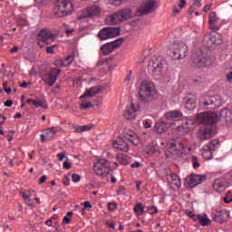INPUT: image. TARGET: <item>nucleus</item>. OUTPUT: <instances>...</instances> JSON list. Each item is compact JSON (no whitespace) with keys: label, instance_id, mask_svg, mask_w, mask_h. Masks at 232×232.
I'll return each instance as SVG.
<instances>
[{"label":"nucleus","instance_id":"7ed1b4c3","mask_svg":"<svg viewBox=\"0 0 232 232\" xmlns=\"http://www.w3.org/2000/svg\"><path fill=\"white\" fill-rule=\"evenodd\" d=\"M75 12L72 0H56L54 15L56 17H68Z\"/></svg>","mask_w":232,"mask_h":232},{"label":"nucleus","instance_id":"bf43d9fd","mask_svg":"<svg viewBox=\"0 0 232 232\" xmlns=\"http://www.w3.org/2000/svg\"><path fill=\"white\" fill-rule=\"evenodd\" d=\"M26 204L29 208H34V199L28 198Z\"/></svg>","mask_w":232,"mask_h":232},{"label":"nucleus","instance_id":"58836bf2","mask_svg":"<svg viewBox=\"0 0 232 232\" xmlns=\"http://www.w3.org/2000/svg\"><path fill=\"white\" fill-rule=\"evenodd\" d=\"M191 162L194 169H197V168H200V161H198V158H197V156L191 157Z\"/></svg>","mask_w":232,"mask_h":232},{"label":"nucleus","instance_id":"20e7f679","mask_svg":"<svg viewBox=\"0 0 232 232\" xmlns=\"http://www.w3.org/2000/svg\"><path fill=\"white\" fill-rule=\"evenodd\" d=\"M131 17V10L125 8L109 15L106 19L108 24H119Z\"/></svg>","mask_w":232,"mask_h":232},{"label":"nucleus","instance_id":"6e6552de","mask_svg":"<svg viewBox=\"0 0 232 232\" xmlns=\"http://www.w3.org/2000/svg\"><path fill=\"white\" fill-rule=\"evenodd\" d=\"M193 66L196 68H206V66H211L213 64V59L204 54V53L199 52L198 54H196L192 57Z\"/></svg>","mask_w":232,"mask_h":232},{"label":"nucleus","instance_id":"6ab92c4d","mask_svg":"<svg viewBox=\"0 0 232 232\" xmlns=\"http://www.w3.org/2000/svg\"><path fill=\"white\" fill-rule=\"evenodd\" d=\"M204 106H209L210 110H215L220 106V101L217 99V96H210L204 102Z\"/></svg>","mask_w":232,"mask_h":232},{"label":"nucleus","instance_id":"c85d7f7f","mask_svg":"<svg viewBox=\"0 0 232 232\" xmlns=\"http://www.w3.org/2000/svg\"><path fill=\"white\" fill-rule=\"evenodd\" d=\"M55 133H57V127L49 128L45 133L46 140H53L55 137Z\"/></svg>","mask_w":232,"mask_h":232},{"label":"nucleus","instance_id":"412c9836","mask_svg":"<svg viewBox=\"0 0 232 232\" xmlns=\"http://www.w3.org/2000/svg\"><path fill=\"white\" fill-rule=\"evenodd\" d=\"M169 182L173 189H179V188L182 186V183L180 182V178L177 174L170 175V177L169 178Z\"/></svg>","mask_w":232,"mask_h":232},{"label":"nucleus","instance_id":"cd10ccee","mask_svg":"<svg viewBox=\"0 0 232 232\" xmlns=\"http://www.w3.org/2000/svg\"><path fill=\"white\" fill-rule=\"evenodd\" d=\"M213 151L212 150L209 149V147H207L206 145L203 147V153L202 156L206 160H211L213 159Z\"/></svg>","mask_w":232,"mask_h":232},{"label":"nucleus","instance_id":"e433bc0d","mask_svg":"<svg viewBox=\"0 0 232 232\" xmlns=\"http://www.w3.org/2000/svg\"><path fill=\"white\" fill-rule=\"evenodd\" d=\"M129 142L130 144H133V146H137L138 144H140V140L137 136L130 135L128 138Z\"/></svg>","mask_w":232,"mask_h":232},{"label":"nucleus","instance_id":"ea45409f","mask_svg":"<svg viewBox=\"0 0 232 232\" xmlns=\"http://www.w3.org/2000/svg\"><path fill=\"white\" fill-rule=\"evenodd\" d=\"M224 202L226 204H230V202H232V192L228 191L224 198Z\"/></svg>","mask_w":232,"mask_h":232},{"label":"nucleus","instance_id":"4be33fe9","mask_svg":"<svg viewBox=\"0 0 232 232\" xmlns=\"http://www.w3.org/2000/svg\"><path fill=\"white\" fill-rule=\"evenodd\" d=\"M101 14V7L98 5H92L87 9L85 17H95V15Z\"/></svg>","mask_w":232,"mask_h":232},{"label":"nucleus","instance_id":"c9c22d12","mask_svg":"<svg viewBox=\"0 0 232 232\" xmlns=\"http://www.w3.org/2000/svg\"><path fill=\"white\" fill-rule=\"evenodd\" d=\"M218 144H219L218 140H212L210 142H208V144L205 146L208 147L212 151H215Z\"/></svg>","mask_w":232,"mask_h":232},{"label":"nucleus","instance_id":"b1692460","mask_svg":"<svg viewBox=\"0 0 232 232\" xmlns=\"http://www.w3.org/2000/svg\"><path fill=\"white\" fill-rule=\"evenodd\" d=\"M226 215H227L226 210L217 211L213 217L214 222H218V224H224V222H226V219H224V217H226Z\"/></svg>","mask_w":232,"mask_h":232},{"label":"nucleus","instance_id":"5701e85b","mask_svg":"<svg viewBox=\"0 0 232 232\" xmlns=\"http://www.w3.org/2000/svg\"><path fill=\"white\" fill-rule=\"evenodd\" d=\"M154 129L156 130V133H164L165 131H168V122L159 121L155 123Z\"/></svg>","mask_w":232,"mask_h":232},{"label":"nucleus","instance_id":"9d476101","mask_svg":"<svg viewBox=\"0 0 232 232\" xmlns=\"http://www.w3.org/2000/svg\"><path fill=\"white\" fill-rule=\"evenodd\" d=\"M124 43V38H118L112 42L104 44L101 47V52L102 55H110V53H113L115 50L121 47V45Z\"/></svg>","mask_w":232,"mask_h":232},{"label":"nucleus","instance_id":"e2e57ef3","mask_svg":"<svg viewBox=\"0 0 232 232\" xmlns=\"http://www.w3.org/2000/svg\"><path fill=\"white\" fill-rule=\"evenodd\" d=\"M227 81H228V82H231L232 81V71L227 74Z\"/></svg>","mask_w":232,"mask_h":232},{"label":"nucleus","instance_id":"f03ea898","mask_svg":"<svg viewBox=\"0 0 232 232\" xmlns=\"http://www.w3.org/2000/svg\"><path fill=\"white\" fill-rule=\"evenodd\" d=\"M155 95H157L155 83L148 80L142 81L139 89V101L143 104H151V102L155 101Z\"/></svg>","mask_w":232,"mask_h":232},{"label":"nucleus","instance_id":"9b49d317","mask_svg":"<svg viewBox=\"0 0 232 232\" xmlns=\"http://www.w3.org/2000/svg\"><path fill=\"white\" fill-rule=\"evenodd\" d=\"M55 37H57V35L48 29L40 31L38 34V40L42 41V43H45V44L53 43V41H55Z\"/></svg>","mask_w":232,"mask_h":232},{"label":"nucleus","instance_id":"a878e982","mask_svg":"<svg viewBox=\"0 0 232 232\" xmlns=\"http://www.w3.org/2000/svg\"><path fill=\"white\" fill-rule=\"evenodd\" d=\"M168 121H173V119H181L182 111H170L165 114Z\"/></svg>","mask_w":232,"mask_h":232},{"label":"nucleus","instance_id":"052dcab7","mask_svg":"<svg viewBox=\"0 0 232 232\" xmlns=\"http://www.w3.org/2000/svg\"><path fill=\"white\" fill-rule=\"evenodd\" d=\"M27 104H33V106H34V108H35L36 100L28 99L27 100Z\"/></svg>","mask_w":232,"mask_h":232},{"label":"nucleus","instance_id":"423d86ee","mask_svg":"<svg viewBox=\"0 0 232 232\" xmlns=\"http://www.w3.org/2000/svg\"><path fill=\"white\" fill-rule=\"evenodd\" d=\"M93 169L98 177H108L111 171V165L108 160L101 159L93 165Z\"/></svg>","mask_w":232,"mask_h":232},{"label":"nucleus","instance_id":"4c0bfd02","mask_svg":"<svg viewBox=\"0 0 232 232\" xmlns=\"http://www.w3.org/2000/svg\"><path fill=\"white\" fill-rule=\"evenodd\" d=\"M117 160L123 166H128V164H130V158H128V156L118 157Z\"/></svg>","mask_w":232,"mask_h":232},{"label":"nucleus","instance_id":"2f4dec72","mask_svg":"<svg viewBox=\"0 0 232 232\" xmlns=\"http://www.w3.org/2000/svg\"><path fill=\"white\" fill-rule=\"evenodd\" d=\"M200 6H202L200 0H195L189 7L188 14L191 15V14H193L197 8H200Z\"/></svg>","mask_w":232,"mask_h":232},{"label":"nucleus","instance_id":"393cba45","mask_svg":"<svg viewBox=\"0 0 232 232\" xmlns=\"http://www.w3.org/2000/svg\"><path fill=\"white\" fill-rule=\"evenodd\" d=\"M217 21H218L217 13L211 12L208 15V23L211 30H217Z\"/></svg>","mask_w":232,"mask_h":232},{"label":"nucleus","instance_id":"0eeeda50","mask_svg":"<svg viewBox=\"0 0 232 232\" xmlns=\"http://www.w3.org/2000/svg\"><path fill=\"white\" fill-rule=\"evenodd\" d=\"M121 35L120 27H103L98 33L97 37L100 41H107V39H113V37H119Z\"/></svg>","mask_w":232,"mask_h":232},{"label":"nucleus","instance_id":"a19ab883","mask_svg":"<svg viewBox=\"0 0 232 232\" xmlns=\"http://www.w3.org/2000/svg\"><path fill=\"white\" fill-rule=\"evenodd\" d=\"M54 64H55V66H58L59 68L66 67V63H64V60H55Z\"/></svg>","mask_w":232,"mask_h":232},{"label":"nucleus","instance_id":"7c9ffc66","mask_svg":"<svg viewBox=\"0 0 232 232\" xmlns=\"http://www.w3.org/2000/svg\"><path fill=\"white\" fill-rule=\"evenodd\" d=\"M198 222L200 226H209L211 224V219L208 218V215H200L198 218Z\"/></svg>","mask_w":232,"mask_h":232},{"label":"nucleus","instance_id":"603ef678","mask_svg":"<svg viewBox=\"0 0 232 232\" xmlns=\"http://www.w3.org/2000/svg\"><path fill=\"white\" fill-rule=\"evenodd\" d=\"M83 208H82V210L84 211L85 209H88V208H92V203H90V201H86V202H84L83 203Z\"/></svg>","mask_w":232,"mask_h":232},{"label":"nucleus","instance_id":"f257e3e1","mask_svg":"<svg viewBox=\"0 0 232 232\" xmlns=\"http://www.w3.org/2000/svg\"><path fill=\"white\" fill-rule=\"evenodd\" d=\"M198 122L202 124L197 137L202 142L215 137V129L213 124L218 121V114L217 112H201L196 117Z\"/></svg>","mask_w":232,"mask_h":232},{"label":"nucleus","instance_id":"f704fd0d","mask_svg":"<svg viewBox=\"0 0 232 232\" xmlns=\"http://www.w3.org/2000/svg\"><path fill=\"white\" fill-rule=\"evenodd\" d=\"M134 212L136 215H143L144 214V206L142 203H137L134 207Z\"/></svg>","mask_w":232,"mask_h":232},{"label":"nucleus","instance_id":"ddd939ff","mask_svg":"<svg viewBox=\"0 0 232 232\" xmlns=\"http://www.w3.org/2000/svg\"><path fill=\"white\" fill-rule=\"evenodd\" d=\"M164 64H166V62H164L161 57H158L149 63V68H152L153 73H156L157 72L158 73H160L164 68Z\"/></svg>","mask_w":232,"mask_h":232},{"label":"nucleus","instance_id":"4d7b16f0","mask_svg":"<svg viewBox=\"0 0 232 232\" xmlns=\"http://www.w3.org/2000/svg\"><path fill=\"white\" fill-rule=\"evenodd\" d=\"M179 6L180 10H182V8H184L186 6V0H180Z\"/></svg>","mask_w":232,"mask_h":232},{"label":"nucleus","instance_id":"72a5a7b5","mask_svg":"<svg viewBox=\"0 0 232 232\" xmlns=\"http://www.w3.org/2000/svg\"><path fill=\"white\" fill-rule=\"evenodd\" d=\"M44 108V110H48V103H46V100L36 99L35 108Z\"/></svg>","mask_w":232,"mask_h":232},{"label":"nucleus","instance_id":"69168bd1","mask_svg":"<svg viewBox=\"0 0 232 232\" xmlns=\"http://www.w3.org/2000/svg\"><path fill=\"white\" fill-rule=\"evenodd\" d=\"M140 166V163L138 162V161H136L135 163H132V164L130 165V168H139Z\"/></svg>","mask_w":232,"mask_h":232},{"label":"nucleus","instance_id":"79ce46f5","mask_svg":"<svg viewBox=\"0 0 232 232\" xmlns=\"http://www.w3.org/2000/svg\"><path fill=\"white\" fill-rule=\"evenodd\" d=\"M65 66H70L73 63V55L67 56L64 60Z\"/></svg>","mask_w":232,"mask_h":232},{"label":"nucleus","instance_id":"8fccbe9b","mask_svg":"<svg viewBox=\"0 0 232 232\" xmlns=\"http://www.w3.org/2000/svg\"><path fill=\"white\" fill-rule=\"evenodd\" d=\"M55 46H57V45H53V46H48V47H46V53H53L54 52H53V48H55Z\"/></svg>","mask_w":232,"mask_h":232},{"label":"nucleus","instance_id":"0e129e2a","mask_svg":"<svg viewBox=\"0 0 232 232\" xmlns=\"http://www.w3.org/2000/svg\"><path fill=\"white\" fill-rule=\"evenodd\" d=\"M143 124H144V127H145V128H151V123H150V121H148V120H146V121L143 122Z\"/></svg>","mask_w":232,"mask_h":232},{"label":"nucleus","instance_id":"aec40b11","mask_svg":"<svg viewBox=\"0 0 232 232\" xmlns=\"http://www.w3.org/2000/svg\"><path fill=\"white\" fill-rule=\"evenodd\" d=\"M102 91V86H95L87 90L80 99H86V97H95L97 93H100Z\"/></svg>","mask_w":232,"mask_h":232},{"label":"nucleus","instance_id":"49530a36","mask_svg":"<svg viewBox=\"0 0 232 232\" xmlns=\"http://www.w3.org/2000/svg\"><path fill=\"white\" fill-rule=\"evenodd\" d=\"M108 208L110 211H113V209H117V203H109Z\"/></svg>","mask_w":232,"mask_h":232},{"label":"nucleus","instance_id":"6e6d98bb","mask_svg":"<svg viewBox=\"0 0 232 232\" xmlns=\"http://www.w3.org/2000/svg\"><path fill=\"white\" fill-rule=\"evenodd\" d=\"M63 168H64V169H70L72 168V164L69 163L68 161H64Z\"/></svg>","mask_w":232,"mask_h":232},{"label":"nucleus","instance_id":"dca6fc26","mask_svg":"<svg viewBox=\"0 0 232 232\" xmlns=\"http://www.w3.org/2000/svg\"><path fill=\"white\" fill-rule=\"evenodd\" d=\"M137 111H139V108H136L134 103H130V106H127L123 117L126 121H131L137 117Z\"/></svg>","mask_w":232,"mask_h":232},{"label":"nucleus","instance_id":"37998d69","mask_svg":"<svg viewBox=\"0 0 232 232\" xmlns=\"http://www.w3.org/2000/svg\"><path fill=\"white\" fill-rule=\"evenodd\" d=\"M72 182H80L81 181V175L79 174H72Z\"/></svg>","mask_w":232,"mask_h":232},{"label":"nucleus","instance_id":"1a4fd4ad","mask_svg":"<svg viewBox=\"0 0 232 232\" xmlns=\"http://www.w3.org/2000/svg\"><path fill=\"white\" fill-rule=\"evenodd\" d=\"M157 10V0H144L140 5L137 13L139 15H148Z\"/></svg>","mask_w":232,"mask_h":232},{"label":"nucleus","instance_id":"2eb2a0df","mask_svg":"<svg viewBox=\"0 0 232 232\" xmlns=\"http://www.w3.org/2000/svg\"><path fill=\"white\" fill-rule=\"evenodd\" d=\"M61 73V70L54 68L52 69L50 72H47L46 75V83L48 86H53L55 84V81H57V77Z\"/></svg>","mask_w":232,"mask_h":232},{"label":"nucleus","instance_id":"864d4df0","mask_svg":"<svg viewBox=\"0 0 232 232\" xmlns=\"http://www.w3.org/2000/svg\"><path fill=\"white\" fill-rule=\"evenodd\" d=\"M63 179H65V180H63L64 186H70V178H68L67 175H64Z\"/></svg>","mask_w":232,"mask_h":232},{"label":"nucleus","instance_id":"5fc2aeb1","mask_svg":"<svg viewBox=\"0 0 232 232\" xmlns=\"http://www.w3.org/2000/svg\"><path fill=\"white\" fill-rule=\"evenodd\" d=\"M12 104H14V102L12 100H7L5 102V106H6L7 108H12Z\"/></svg>","mask_w":232,"mask_h":232},{"label":"nucleus","instance_id":"3c124183","mask_svg":"<svg viewBox=\"0 0 232 232\" xmlns=\"http://www.w3.org/2000/svg\"><path fill=\"white\" fill-rule=\"evenodd\" d=\"M18 24H20V26H27L28 25V21L24 20V19H21L18 21Z\"/></svg>","mask_w":232,"mask_h":232},{"label":"nucleus","instance_id":"473e14b6","mask_svg":"<svg viewBox=\"0 0 232 232\" xmlns=\"http://www.w3.org/2000/svg\"><path fill=\"white\" fill-rule=\"evenodd\" d=\"M87 108H93V104H92V102L86 99L82 100L80 110H87Z\"/></svg>","mask_w":232,"mask_h":232},{"label":"nucleus","instance_id":"bb28decb","mask_svg":"<svg viewBox=\"0 0 232 232\" xmlns=\"http://www.w3.org/2000/svg\"><path fill=\"white\" fill-rule=\"evenodd\" d=\"M220 115L223 119H225L226 122H231V120H232L231 110H227L225 108L220 111Z\"/></svg>","mask_w":232,"mask_h":232},{"label":"nucleus","instance_id":"338daca9","mask_svg":"<svg viewBox=\"0 0 232 232\" xmlns=\"http://www.w3.org/2000/svg\"><path fill=\"white\" fill-rule=\"evenodd\" d=\"M66 156H64L63 153H58L57 154V158L59 160H63V159H64Z\"/></svg>","mask_w":232,"mask_h":232},{"label":"nucleus","instance_id":"4468645a","mask_svg":"<svg viewBox=\"0 0 232 232\" xmlns=\"http://www.w3.org/2000/svg\"><path fill=\"white\" fill-rule=\"evenodd\" d=\"M207 179H208V176L206 175L191 174L188 183L189 188H195V186H198V184H202L203 180H207Z\"/></svg>","mask_w":232,"mask_h":232},{"label":"nucleus","instance_id":"a18cd8bd","mask_svg":"<svg viewBox=\"0 0 232 232\" xmlns=\"http://www.w3.org/2000/svg\"><path fill=\"white\" fill-rule=\"evenodd\" d=\"M148 210L152 211L150 212V215H157L158 213V209L156 207H148Z\"/></svg>","mask_w":232,"mask_h":232},{"label":"nucleus","instance_id":"39448f33","mask_svg":"<svg viewBox=\"0 0 232 232\" xmlns=\"http://www.w3.org/2000/svg\"><path fill=\"white\" fill-rule=\"evenodd\" d=\"M188 45H186V44L175 43L170 53V57H172L174 61H180L188 57Z\"/></svg>","mask_w":232,"mask_h":232},{"label":"nucleus","instance_id":"774afa93","mask_svg":"<svg viewBox=\"0 0 232 232\" xmlns=\"http://www.w3.org/2000/svg\"><path fill=\"white\" fill-rule=\"evenodd\" d=\"M70 218H69L68 216H65V217L63 218V222H65V224H70Z\"/></svg>","mask_w":232,"mask_h":232},{"label":"nucleus","instance_id":"de8ad7c7","mask_svg":"<svg viewBox=\"0 0 232 232\" xmlns=\"http://www.w3.org/2000/svg\"><path fill=\"white\" fill-rule=\"evenodd\" d=\"M20 195L24 200H28V198H30V194L28 192H20Z\"/></svg>","mask_w":232,"mask_h":232},{"label":"nucleus","instance_id":"c03bdc74","mask_svg":"<svg viewBox=\"0 0 232 232\" xmlns=\"http://www.w3.org/2000/svg\"><path fill=\"white\" fill-rule=\"evenodd\" d=\"M170 146V151H174L175 155H177V153L179 152V150L177 149V143L172 142Z\"/></svg>","mask_w":232,"mask_h":232},{"label":"nucleus","instance_id":"f3484780","mask_svg":"<svg viewBox=\"0 0 232 232\" xmlns=\"http://www.w3.org/2000/svg\"><path fill=\"white\" fill-rule=\"evenodd\" d=\"M197 121L195 119H187L185 122H183L181 125L177 127L178 131H180L181 133H188L189 130H192L193 125L195 124Z\"/></svg>","mask_w":232,"mask_h":232},{"label":"nucleus","instance_id":"a211bd4d","mask_svg":"<svg viewBox=\"0 0 232 232\" xmlns=\"http://www.w3.org/2000/svg\"><path fill=\"white\" fill-rule=\"evenodd\" d=\"M113 148L119 150L120 151L128 152L130 150L128 143H126L122 138H118L116 141L113 142Z\"/></svg>","mask_w":232,"mask_h":232},{"label":"nucleus","instance_id":"c756f323","mask_svg":"<svg viewBox=\"0 0 232 232\" xmlns=\"http://www.w3.org/2000/svg\"><path fill=\"white\" fill-rule=\"evenodd\" d=\"M73 130L75 133H82L83 131H90L92 130V126L90 125H83V126H74Z\"/></svg>","mask_w":232,"mask_h":232},{"label":"nucleus","instance_id":"13d9d810","mask_svg":"<svg viewBox=\"0 0 232 232\" xmlns=\"http://www.w3.org/2000/svg\"><path fill=\"white\" fill-rule=\"evenodd\" d=\"M114 5H121L122 3H127V1H130V0H112Z\"/></svg>","mask_w":232,"mask_h":232},{"label":"nucleus","instance_id":"09e8293b","mask_svg":"<svg viewBox=\"0 0 232 232\" xmlns=\"http://www.w3.org/2000/svg\"><path fill=\"white\" fill-rule=\"evenodd\" d=\"M48 179V177L46 175H44L40 178L38 184H44V182H46V179Z\"/></svg>","mask_w":232,"mask_h":232},{"label":"nucleus","instance_id":"680f3d73","mask_svg":"<svg viewBox=\"0 0 232 232\" xmlns=\"http://www.w3.org/2000/svg\"><path fill=\"white\" fill-rule=\"evenodd\" d=\"M17 52H19V47H17V46H14V47H13V48L10 50V53H17Z\"/></svg>","mask_w":232,"mask_h":232},{"label":"nucleus","instance_id":"f8f14e48","mask_svg":"<svg viewBox=\"0 0 232 232\" xmlns=\"http://www.w3.org/2000/svg\"><path fill=\"white\" fill-rule=\"evenodd\" d=\"M183 101L186 110H195L197 108V94L188 93L184 97Z\"/></svg>","mask_w":232,"mask_h":232}]
</instances>
